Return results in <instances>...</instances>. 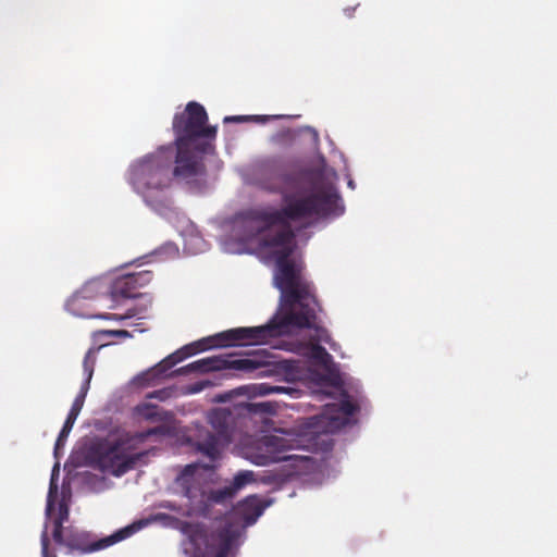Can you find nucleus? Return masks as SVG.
<instances>
[{
	"label": "nucleus",
	"mask_w": 557,
	"mask_h": 557,
	"mask_svg": "<svg viewBox=\"0 0 557 557\" xmlns=\"http://www.w3.org/2000/svg\"><path fill=\"white\" fill-rule=\"evenodd\" d=\"M273 182H262V186L270 191L283 195L281 209L251 210L244 220L245 226L250 228L246 239L265 233L273 226H281L275 232L267 233L262 238V246L273 248L275 257L274 284L281 290L283 301L290 309L284 317L272 318L265 325H273L271 339L285 333L288 326H311L315 311L321 307L315 298L313 285L301 275V267L296 264L292 255L296 248L295 233L290 222H305L312 219L324 218L334 213L339 196L332 186L314 187L306 193L297 190L292 193L288 185L292 177L280 171H272Z\"/></svg>",
	"instance_id": "f257e3e1"
},
{
	"label": "nucleus",
	"mask_w": 557,
	"mask_h": 557,
	"mask_svg": "<svg viewBox=\"0 0 557 557\" xmlns=\"http://www.w3.org/2000/svg\"><path fill=\"white\" fill-rule=\"evenodd\" d=\"M171 166V148L161 147L131 165L128 182L149 206L166 208L170 202L166 190L172 183Z\"/></svg>",
	"instance_id": "f03ea898"
},
{
	"label": "nucleus",
	"mask_w": 557,
	"mask_h": 557,
	"mask_svg": "<svg viewBox=\"0 0 557 557\" xmlns=\"http://www.w3.org/2000/svg\"><path fill=\"white\" fill-rule=\"evenodd\" d=\"M273 331H275L273 325L230 329L185 345L163 359L151 371L156 372V375H165L176 363L213 348L267 344Z\"/></svg>",
	"instance_id": "7ed1b4c3"
},
{
	"label": "nucleus",
	"mask_w": 557,
	"mask_h": 557,
	"mask_svg": "<svg viewBox=\"0 0 557 557\" xmlns=\"http://www.w3.org/2000/svg\"><path fill=\"white\" fill-rule=\"evenodd\" d=\"M169 426L161 424L146 431L124 433L113 441L102 440L92 446V453L100 467L110 471L115 476H121L134 469L136 463L146 456V453H137L139 445L150 436H166Z\"/></svg>",
	"instance_id": "20e7f679"
},
{
	"label": "nucleus",
	"mask_w": 557,
	"mask_h": 557,
	"mask_svg": "<svg viewBox=\"0 0 557 557\" xmlns=\"http://www.w3.org/2000/svg\"><path fill=\"white\" fill-rule=\"evenodd\" d=\"M176 154L172 175L185 182L193 189L200 190L206 186L207 168L203 162V154L208 145L197 144H174Z\"/></svg>",
	"instance_id": "39448f33"
},
{
	"label": "nucleus",
	"mask_w": 557,
	"mask_h": 557,
	"mask_svg": "<svg viewBox=\"0 0 557 557\" xmlns=\"http://www.w3.org/2000/svg\"><path fill=\"white\" fill-rule=\"evenodd\" d=\"M148 524L147 520H137L109 536L100 540H95L92 534L85 531H79L74 528H67L65 536L60 546L66 548V554H74L75 552L84 555L94 553L97 550L104 549L111 545H114L123 540L131 537L133 534L141 530Z\"/></svg>",
	"instance_id": "423d86ee"
},
{
	"label": "nucleus",
	"mask_w": 557,
	"mask_h": 557,
	"mask_svg": "<svg viewBox=\"0 0 557 557\" xmlns=\"http://www.w3.org/2000/svg\"><path fill=\"white\" fill-rule=\"evenodd\" d=\"M208 114L198 102L190 101L173 119L174 144H196L200 138H214L216 128L208 126Z\"/></svg>",
	"instance_id": "0eeeda50"
},
{
	"label": "nucleus",
	"mask_w": 557,
	"mask_h": 557,
	"mask_svg": "<svg viewBox=\"0 0 557 557\" xmlns=\"http://www.w3.org/2000/svg\"><path fill=\"white\" fill-rule=\"evenodd\" d=\"M269 364L267 356L260 355L253 358H232L231 356H211L196 360L175 371L177 374L190 372L208 373L212 371L235 370L243 373H253L256 370Z\"/></svg>",
	"instance_id": "6e6552de"
},
{
	"label": "nucleus",
	"mask_w": 557,
	"mask_h": 557,
	"mask_svg": "<svg viewBox=\"0 0 557 557\" xmlns=\"http://www.w3.org/2000/svg\"><path fill=\"white\" fill-rule=\"evenodd\" d=\"M208 421L214 432H207L205 437L198 441L197 448L213 461L220 456V446L231 442L232 412L225 408L213 409L208 416Z\"/></svg>",
	"instance_id": "1a4fd4ad"
},
{
	"label": "nucleus",
	"mask_w": 557,
	"mask_h": 557,
	"mask_svg": "<svg viewBox=\"0 0 557 557\" xmlns=\"http://www.w3.org/2000/svg\"><path fill=\"white\" fill-rule=\"evenodd\" d=\"M198 470L197 465H187L181 474L177 476V483L182 487L184 495L191 502L198 503L200 505H209V504H221L226 499H231L236 494V491L232 486H225L219 490H212L209 493H206L199 484V481L196 478V472Z\"/></svg>",
	"instance_id": "9d476101"
},
{
	"label": "nucleus",
	"mask_w": 557,
	"mask_h": 557,
	"mask_svg": "<svg viewBox=\"0 0 557 557\" xmlns=\"http://www.w3.org/2000/svg\"><path fill=\"white\" fill-rule=\"evenodd\" d=\"M238 532L231 524L211 532L206 539V557H228Z\"/></svg>",
	"instance_id": "9b49d317"
},
{
	"label": "nucleus",
	"mask_w": 557,
	"mask_h": 557,
	"mask_svg": "<svg viewBox=\"0 0 557 557\" xmlns=\"http://www.w3.org/2000/svg\"><path fill=\"white\" fill-rule=\"evenodd\" d=\"M295 440L284 435L269 434L262 436V446L273 455V463L289 460L293 458L287 453L296 448Z\"/></svg>",
	"instance_id": "f8f14e48"
},
{
	"label": "nucleus",
	"mask_w": 557,
	"mask_h": 557,
	"mask_svg": "<svg viewBox=\"0 0 557 557\" xmlns=\"http://www.w3.org/2000/svg\"><path fill=\"white\" fill-rule=\"evenodd\" d=\"M86 395H87L86 387L81 388L78 395L75 397V399L72 404L70 412H69L66 420L63 424V428L61 429L59 436L54 444V456L55 457L58 456L59 450L64 446L66 438L73 429V425L84 406Z\"/></svg>",
	"instance_id": "ddd939ff"
},
{
	"label": "nucleus",
	"mask_w": 557,
	"mask_h": 557,
	"mask_svg": "<svg viewBox=\"0 0 557 557\" xmlns=\"http://www.w3.org/2000/svg\"><path fill=\"white\" fill-rule=\"evenodd\" d=\"M111 297L114 300L120 298H136L140 294L138 288L128 273L116 277L110 287Z\"/></svg>",
	"instance_id": "4468645a"
},
{
	"label": "nucleus",
	"mask_w": 557,
	"mask_h": 557,
	"mask_svg": "<svg viewBox=\"0 0 557 557\" xmlns=\"http://www.w3.org/2000/svg\"><path fill=\"white\" fill-rule=\"evenodd\" d=\"M264 505L257 497H247L238 507L247 524H252L263 513Z\"/></svg>",
	"instance_id": "2eb2a0df"
},
{
	"label": "nucleus",
	"mask_w": 557,
	"mask_h": 557,
	"mask_svg": "<svg viewBox=\"0 0 557 557\" xmlns=\"http://www.w3.org/2000/svg\"><path fill=\"white\" fill-rule=\"evenodd\" d=\"M262 446V436L258 438L251 447L247 449L246 458L256 466H268L273 463V455L269 454Z\"/></svg>",
	"instance_id": "dca6fc26"
},
{
	"label": "nucleus",
	"mask_w": 557,
	"mask_h": 557,
	"mask_svg": "<svg viewBox=\"0 0 557 557\" xmlns=\"http://www.w3.org/2000/svg\"><path fill=\"white\" fill-rule=\"evenodd\" d=\"M102 284L99 281H90L77 290L72 299V306H79L82 300L97 298L102 294Z\"/></svg>",
	"instance_id": "f3484780"
},
{
	"label": "nucleus",
	"mask_w": 557,
	"mask_h": 557,
	"mask_svg": "<svg viewBox=\"0 0 557 557\" xmlns=\"http://www.w3.org/2000/svg\"><path fill=\"white\" fill-rule=\"evenodd\" d=\"M138 417L150 422H161L168 419V412L153 404H141L136 407Z\"/></svg>",
	"instance_id": "a211bd4d"
},
{
	"label": "nucleus",
	"mask_w": 557,
	"mask_h": 557,
	"mask_svg": "<svg viewBox=\"0 0 557 557\" xmlns=\"http://www.w3.org/2000/svg\"><path fill=\"white\" fill-rule=\"evenodd\" d=\"M102 346H100L98 348H90L86 352V355H85V358H84V361H83V369H84V373L86 374V379H85L84 383L82 384L81 388H85L86 387V393H88V389H89V386H90V381H91V377H92V374H94V370H95L96 352Z\"/></svg>",
	"instance_id": "6ab92c4d"
},
{
	"label": "nucleus",
	"mask_w": 557,
	"mask_h": 557,
	"mask_svg": "<svg viewBox=\"0 0 557 557\" xmlns=\"http://www.w3.org/2000/svg\"><path fill=\"white\" fill-rule=\"evenodd\" d=\"M296 138V132L292 128H282L273 134L270 138L271 143L278 147H289Z\"/></svg>",
	"instance_id": "aec40b11"
},
{
	"label": "nucleus",
	"mask_w": 557,
	"mask_h": 557,
	"mask_svg": "<svg viewBox=\"0 0 557 557\" xmlns=\"http://www.w3.org/2000/svg\"><path fill=\"white\" fill-rule=\"evenodd\" d=\"M310 357L321 364H326L331 360V355L318 343L311 344Z\"/></svg>",
	"instance_id": "412c9836"
},
{
	"label": "nucleus",
	"mask_w": 557,
	"mask_h": 557,
	"mask_svg": "<svg viewBox=\"0 0 557 557\" xmlns=\"http://www.w3.org/2000/svg\"><path fill=\"white\" fill-rule=\"evenodd\" d=\"M128 274L132 275L134 284H136L138 289L140 287L148 285L153 278V273H152V271H149V270H141V271L132 272Z\"/></svg>",
	"instance_id": "4be33fe9"
},
{
	"label": "nucleus",
	"mask_w": 557,
	"mask_h": 557,
	"mask_svg": "<svg viewBox=\"0 0 557 557\" xmlns=\"http://www.w3.org/2000/svg\"><path fill=\"white\" fill-rule=\"evenodd\" d=\"M253 480L255 479H253V472L252 471H248V470L240 471V472H238L234 476V480L232 482V486L237 492L240 488H243L245 485H247L248 483H251Z\"/></svg>",
	"instance_id": "5701e85b"
},
{
	"label": "nucleus",
	"mask_w": 557,
	"mask_h": 557,
	"mask_svg": "<svg viewBox=\"0 0 557 557\" xmlns=\"http://www.w3.org/2000/svg\"><path fill=\"white\" fill-rule=\"evenodd\" d=\"M315 321H317V317L314 318L312 325L306 326V327L313 329L315 331L314 339L317 342H323L325 344H329L331 347H333L331 334L329 333V331L325 327L317 325Z\"/></svg>",
	"instance_id": "b1692460"
},
{
	"label": "nucleus",
	"mask_w": 557,
	"mask_h": 557,
	"mask_svg": "<svg viewBox=\"0 0 557 557\" xmlns=\"http://www.w3.org/2000/svg\"><path fill=\"white\" fill-rule=\"evenodd\" d=\"M40 545H41V557H57L55 553L50 552V540L48 536V525L45 524V528L40 534Z\"/></svg>",
	"instance_id": "393cba45"
},
{
	"label": "nucleus",
	"mask_w": 557,
	"mask_h": 557,
	"mask_svg": "<svg viewBox=\"0 0 557 557\" xmlns=\"http://www.w3.org/2000/svg\"><path fill=\"white\" fill-rule=\"evenodd\" d=\"M249 409L253 413H269L272 414L275 412V405L270 401L255 403L249 405Z\"/></svg>",
	"instance_id": "a878e982"
},
{
	"label": "nucleus",
	"mask_w": 557,
	"mask_h": 557,
	"mask_svg": "<svg viewBox=\"0 0 557 557\" xmlns=\"http://www.w3.org/2000/svg\"><path fill=\"white\" fill-rule=\"evenodd\" d=\"M136 314H137V311L135 309H128L124 315H119V314H114V313H103V314H89L87 317L102 319V320H124V319L133 318Z\"/></svg>",
	"instance_id": "bb28decb"
},
{
	"label": "nucleus",
	"mask_w": 557,
	"mask_h": 557,
	"mask_svg": "<svg viewBox=\"0 0 557 557\" xmlns=\"http://www.w3.org/2000/svg\"><path fill=\"white\" fill-rule=\"evenodd\" d=\"M52 523H53L52 539H53L54 543L59 545L63 541L67 529H65L63 527V524H64L63 521L57 520L55 518L53 519Z\"/></svg>",
	"instance_id": "cd10ccee"
},
{
	"label": "nucleus",
	"mask_w": 557,
	"mask_h": 557,
	"mask_svg": "<svg viewBox=\"0 0 557 557\" xmlns=\"http://www.w3.org/2000/svg\"><path fill=\"white\" fill-rule=\"evenodd\" d=\"M332 407H337L338 411L345 417L352 416L357 411V406L349 399H343L338 405Z\"/></svg>",
	"instance_id": "c85d7f7f"
},
{
	"label": "nucleus",
	"mask_w": 557,
	"mask_h": 557,
	"mask_svg": "<svg viewBox=\"0 0 557 557\" xmlns=\"http://www.w3.org/2000/svg\"><path fill=\"white\" fill-rule=\"evenodd\" d=\"M70 510L67 505L64 502L59 503L58 506V515L55 517L57 520L66 522L69 520Z\"/></svg>",
	"instance_id": "c756f323"
},
{
	"label": "nucleus",
	"mask_w": 557,
	"mask_h": 557,
	"mask_svg": "<svg viewBox=\"0 0 557 557\" xmlns=\"http://www.w3.org/2000/svg\"><path fill=\"white\" fill-rule=\"evenodd\" d=\"M211 385L210 381H199L188 387L189 393L196 394Z\"/></svg>",
	"instance_id": "7c9ffc66"
},
{
	"label": "nucleus",
	"mask_w": 557,
	"mask_h": 557,
	"mask_svg": "<svg viewBox=\"0 0 557 557\" xmlns=\"http://www.w3.org/2000/svg\"><path fill=\"white\" fill-rule=\"evenodd\" d=\"M101 333L104 335L123 337V338L132 336L131 333L126 330H107V331H102Z\"/></svg>",
	"instance_id": "2f4dec72"
},
{
	"label": "nucleus",
	"mask_w": 557,
	"mask_h": 557,
	"mask_svg": "<svg viewBox=\"0 0 557 557\" xmlns=\"http://www.w3.org/2000/svg\"><path fill=\"white\" fill-rule=\"evenodd\" d=\"M281 391H282V387H280V386H272V385H268V384H261L259 386V392H260V394H263V395L278 393Z\"/></svg>",
	"instance_id": "473e14b6"
},
{
	"label": "nucleus",
	"mask_w": 557,
	"mask_h": 557,
	"mask_svg": "<svg viewBox=\"0 0 557 557\" xmlns=\"http://www.w3.org/2000/svg\"><path fill=\"white\" fill-rule=\"evenodd\" d=\"M52 485L50 486L49 496L47 500V508H46V515L49 517L52 509H53V500H52Z\"/></svg>",
	"instance_id": "72a5a7b5"
},
{
	"label": "nucleus",
	"mask_w": 557,
	"mask_h": 557,
	"mask_svg": "<svg viewBox=\"0 0 557 557\" xmlns=\"http://www.w3.org/2000/svg\"><path fill=\"white\" fill-rule=\"evenodd\" d=\"M319 420H320L319 417H312V418L309 419V428L315 429L314 431L311 432L312 434H315V433L320 432V430H319V428L317 425Z\"/></svg>",
	"instance_id": "f704fd0d"
},
{
	"label": "nucleus",
	"mask_w": 557,
	"mask_h": 557,
	"mask_svg": "<svg viewBox=\"0 0 557 557\" xmlns=\"http://www.w3.org/2000/svg\"><path fill=\"white\" fill-rule=\"evenodd\" d=\"M250 116H243V115H238V116H226L224 119L225 122H228V121H236V122H242V121H246L248 120Z\"/></svg>",
	"instance_id": "c9c22d12"
},
{
	"label": "nucleus",
	"mask_w": 557,
	"mask_h": 557,
	"mask_svg": "<svg viewBox=\"0 0 557 557\" xmlns=\"http://www.w3.org/2000/svg\"><path fill=\"white\" fill-rule=\"evenodd\" d=\"M216 400L218 401H224L225 400V397L220 395V396H216Z\"/></svg>",
	"instance_id": "e433bc0d"
},
{
	"label": "nucleus",
	"mask_w": 557,
	"mask_h": 557,
	"mask_svg": "<svg viewBox=\"0 0 557 557\" xmlns=\"http://www.w3.org/2000/svg\"><path fill=\"white\" fill-rule=\"evenodd\" d=\"M257 119H262V120H267L268 116H256Z\"/></svg>",
	"instance_id": "4c0bfd02"
}]
</instances>
